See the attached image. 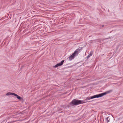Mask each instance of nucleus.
<instances>
[{"instance_id": "obj_1", "label": "nucleus", "mask_w": 123, "mask_h": 123, "mask_svg": "<svg viewBox=\"0 0 123 123\" xmlns=\"http://www.w3.org/2000/svg\"><path fill=\"white\" fill-rule=\"evenodd\" d=\"M112 92V90H110L108 91H106L104 92L99 94H98L96 95L91 97H88L86 98L85 100L87 101L90 99H92L96 98H98L101 97L106 95V94L110 93Z\"/></svg>"}, {"instance_id": "obj_2", "label": "nucleus", "mask_w": 123, "mask_h": 123, "mask_svg": "<svg viewBox=\"0 0 123 123\" xmlns=\"http://www.w3.org/2000/svg\"><path fill=\"white\" fill-rule=\"evenodd\" d=\"M82 49L81 47H79L78 49H76L74 52L72 54V55L68 57V59L69 61H71L74 59L75 56H77L79 53H80Z\"/></svg>"}, {"instance_id": "obj_3", "label": "nucleus", "mask_w": 123, "mask_h": 123, "mask_svg": "<svg viewBox=\"0 0 123 123\" xmlns=\"http://www.w3.org/2000/svg\"><path fill=\"white\" fill-rule=\"evenodd\" d=\"M85 102H84L82 100H80L74 99L71 102V103L72 104L75 105H77L79 104H83Z\"/></svg>"}, {"instance_id": "obj_4", "label": "nucleus", "mask_w": 123, "mask_h": 123, "mask_svg": "<svg viewBox=\"0 0 123 123\" xmlns=\"http://www.w3.org/2000/svg\"><path fill=\"white\" fill-rule=\"evenodd\" d=\"M64 61V60L62 61L61 62L57 64L55 66H54V67L56 68L58 66H62L63 64Z\"/></svg>"}, {"instance_id": "obj_5", "label": "nucleus", "mask_w": 123, "mask_h": 123, "mask_svg": "<svg viewBox=\"0 0 123 123\" xmlns=\"http://www.w3.org/2000/svg\"><path fill=\"white\" fill-rule=\"evenodd\" d=\"M14 93H12L10 92H8L6 93V95L7 96L11 95H14Z\"/></svg>"}, {"instance_id": "obj_6", "label": "nucleus", "mask_w": 123, "mask_h": 123, "mask_svg": "<svg viewBox=\"0 0 123 123\" xmlns=\"http://www.w3.org/2000/svg\"><path fill=\"white\" fill-rule=\"evenodd\" d=\"M14 96L16 97L19 100H20L21 99V98L20 96H19L18 95H17V94H16L15 93H14Z\"/></svg>"}, {"instance_id": "obj_7", "label": "nucleus", "mask_w": 123, "mask_h": 123, "mask_svg": "<svg viewBox=\"0 0 123 123\" xmlns=\"http://www.w3.org/2000/svg\"><path fill=\"white\" fill-rule=\"evenodd\" d=\"M92 51H91L90 52L89 54L87 56V59L89 58L91 56H92Z\"/></svg>"}, {"instance_id": "obj_8", "label": "nucleus", "mask_w": 123, "mask_h": 123, "mask_svg": "<svg viewBox=\"0 0 123 123\" xmlns=\"http://www.w3.org/2000/svg\"><path fill=\"white\" fill-rule=\"evenodd\" d=\"M106 120L107 121V122H109V121L110 120L109 117H107L106 118Z\"/></svg>"}]
</instances>
